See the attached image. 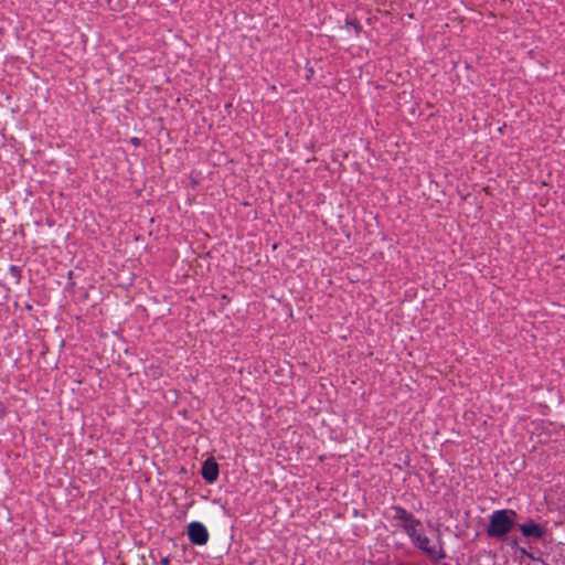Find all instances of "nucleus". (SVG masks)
<instances>
[{"instance_id": "obj_5", "label": "nucleus", "mask_w": 565, "mask_h": 565, "mask_svg": "<svg viewBox=\"0 0 565 565\" xmlns=\"http://www.w3.org/2000/svg\"><path fill=\"white\" fill-rule=\"evenodd\" d=\"M201 475L207 483L216 481L218 477V465L214 458H209L203 462Z\"/></svg>"}, {"instance_id": "obj_3", "label": "nucleus", "mask_w": 565, "mask_h": 565, "mask_svg": "<svg viewBox=\"0 0 565 565\" xmlns=\"http://www.w3.org/2000/svg\"><path fill=\"white\" fill-rule=\"evenodd\" d=\"M412 543L434 561H440L446 556L441 544H430L429 537L424 533L416 536Z\"/></svg>"}, {"instance_id": "obj_7", "label": "nucleus", "mask_w": 565, "mask_h": 565, "mask_svg": "<svg viewBox=\"0 0 565 565\" xmlns=\"http://www.w3.org/2000/svg\"><path fill=\"white\" fill-rule=\"evenodd\" d=\"M4 406L0 403V417L4 414Z\"/></svg>"}, {"instance_id": "obj_1", "label": "nucleus", "mask_w": 565, "mask_h": 565, "mask_svg": "<svg viewBox=\"0 0 565 565\" xmlns=\"http://www.w3.org/2000/svg\"><path fill=\"white\" fill-rule=\"evenodd\" d=\"M516 512L513 510H497L490 515L487 534L490 537L507 535L515 524Z\"/></svg>"}, {"instance_id": "obj_6", "label": "nucleus", "mask_w": 565, "mask_h": 565, "mask_svg": "<svg viewBox=\"0 0 565 565\" xmlns=\"http://www.w3.org/2000/svg\"><path fill=\"white\" fill-rule=\"evenodd\" d=\"M520 531L524 536H531L535 539H541L545 533L544 529L533 521L521 524Z\"/></svg>"}, {"instance_id": "obj_2", "label": "nucleus", "mask_w": 565, "mask_h": 565, "mask_svg": "<svg viewBox=\"0 0 565 565\" xmlns=\"http://www.w3.org/2000/svg\"><path fill=\"white\" fill-rule=\"evenodd\" d=\"M391 511L393 512L392 519L399 522V525L403 527L412 542L416 539V536L423 533L422 522L412 513L407 512L401 507H392Z\"/></svg>"}, {"instance_id": "obj_4", "label": "nucleus", "mask_w": 565, "mask_h": 565, "mask_svg": "<svg viewBox=\"0 0 565 565\" xmlns=\"http://www.w3.org/2000/svg\"><path fill=\"white\" fill-rule=\"evenodd\" d=\"M188 536L194 545H205L210 537L206 527L198 521L191 522L188 525Z\"/></svg>"}, {"instance_id": "obj_8", "label": "nucleus", "mask_w": 565, "mask_h": 565, "mask_svg": "<svg viewBox=\"0 0 565 565\" xmlns=\"http://www.w3.org/2000/svg\"><path fill=\"white\" fill-rule=\"evenodd\" d=\"M162 564L163 565H168L169 564V561L167 558L162 559Z\"/></svg>"}]
</instances>
